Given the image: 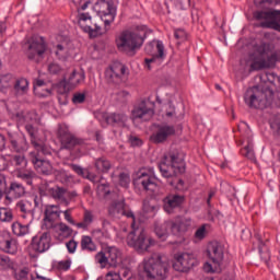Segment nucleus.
<instances>
[{
    "mask_svg": "<svg viewBox=\"0 0 280 280\" xmlns=\"http://www.w3.org/2000/svg\"><path fill=\"white\" fill-rule=\"evenodd\" d=\"M13 266L14 261L10 257L0 254V270H12Z\"/></svg>",
    "mask_w": 280,
    "mask_h": 280,
    "instance_id": "44",
    "label": "nucleus"
},
{
    "mask_svg": "<svg viewBox=\"0 0 280 280\" xmlns=\"http://www.w3.org/2000/svg\"><path fill=\"white\" fill-rule=\"evenodd\" d=\"M270 126L276 135H280V114L272 117Z\"/></svg>",
    "mask_w": 280,
    "mask_h": 280,
    "instance_id": "46",
    "label": "nucleus"
},
{
    "mask_svg": "<svg viewBox=\"0 0 280 280\" xmlns=\"http://www.w3.org/2000/svg\"><path fill=\"white\" fill-rule=\"evenodd\" d=\"M80 82H84V73H78V71L73 70L68 78L67 83L70 84V86H78Z\"/></svg>",
    "mask_w": 280,
    "mask_h": 280,
    "instance_id": "39",
    "label": "nucleus"
},
{
    "mask_svg": "<svg viewBox=\"0 0 280 280\" xmlns=\"http://www.w3.org/2000/svg\"><path fill=\"white\" fill-rule=\"evenodd\" d=\"M108 215L114 220H120V218H131L132 223L131 226H135V212L130 210L128 205H126V200L120 199L113 201L108 207Z\"/></svg>",
    "mask_w": 280,
    "mask_h": 280,
    "instance_id": "12",
    "label": "nucleus"
},
{
    "mask_svg": "<svg viewBox=\"0 0 280 280\" xmlns=\"http://www.w3.org/2000/svg\"><path fill=\"white\" fill-rule=\"evenodd\" d=\"M70 167L72 172H75V174H78V176H82V178H86L89 176V172L80 165L71 164Z\"/></svg>",
    "mask_w": 280,
    "mask_h": 280,
    "instance_id": "49",
    "label": "nucleus"
},
{
    "mask_svg": "<svg viewBox=\"0 0 280 280\" xmlns=\"http://www.w3.org/2000/svg\"><path fill=\"white\" fill-rule=\"evenodd\" d=\"M66 248L68 249V253H70V255H73V253H75V250L78 249V242L75 240H70L66 243Z\"/></svg>",
    "mask_w": 280,
    "mask_h": 280,
    "instance_id": "57",
    "label": "nucleus"
},
{
    "mask_svg": "<svg viewBox=\"0 0 280 280\" xmlns=\"http://www.w3.org/2000/svg\"><path fill=\"white\" fill-rule=\"evenodd\" d=\"M147 36V26H138L135 31H122L116 38V47L128 56H135L137 49H141Z\"/></svg>",
    "mask_w": 280,
    "mask_h": 280,
    "instance_id": "2",
    "label": "nucleus"
},
{
    "mask_svg": "<svg viewBox=\"0 0 280 280\" xmlns=\"http://www.w3.org/2000/svg\"><path fill=\"white\" fill-rule=\"evenodd\" d=\"M97 194L103 198H106L110 194V188H108V184H101L97 186Z\"/></svg>",
    "mask_w": 280,
    "mask_h": 280,
    "instance_id": "53",
    "label": "nucleus"
},
{
    "mask_svg": "<svg viewBox=\"0 0 280 280\" xmlns=\"http://www.w3.org/2000/svg\"><path fill=\"white\" fill-rule=\"evenodd\" d=\"M170 272V264L162 254H153L138 266L139 280H165Z\"/></svg>",
    "mask_w": 280,
    "mask_h": 280,
    "instance_id": "1",
    "label": "nucleus"
},
{
    "mask_svg": "<svg viewBox=\"0 0 280 280\" xmlns=\"http://www.w3.org/2000/svg\"><path fill=\"white\" fill-rule=\"evenodd\" d=\"M13 279L15 280H32L34 275L31 273L28 267H11Z\"/></svg>",
    "mask_w": 280,
    "mask_h": 280,
    "instance_id": "30",
    "label": "nucleus"
},
{
    "mask_svg": "<svg viewBox=\"0 0 280 280\" xmlns=\"http://www.w3.org/2000/svg\"><path fill=\"white\" fill-rule=\"evenodd\" d=\"M57 137L61 143V150H73L78 145H82V140L71 133L67 125H59Z\"/></svg>",
    "mask_w": 280,
    "mask_h": 280,
    "instance_id": "13",
    "label": "nucleus"
},
{
    "mask_svg": "<svg viewBox=\"0 0 280 280\" xmlns=\"http://www.w3.org/2000/svg\"><path fill=\"white\" fill-rule=\"evenodd\" d=\"M62 215V210H60V205H46L44 209V226L47 231L56 229V222L60 220Z\"/></svg>",
    "mask_w": 280,
    "mask_h": 280,
    "instance_id": "18",
    "label": "nucleus"
},
{
    "mask_svg": "<svg viewBox=\"0 0 280 280\" xmlns=\"http://www.w3.org/2000/svg\"><path fill=\"white\" fill-rule=\"evenodd\" d=\"M81 250H86L88 253H96L97 244L93 242V238L89 235H83L81 237Z\"/></svg>",
    "mask_w": 280,
    "mask_h": 280,
    "instance_id": "34",
    "label": "nucleus"
},
{
    "mask_svg": "<svg viewBox=\"0 0 280 280\" xmlns=\"http://www.w3.org/2000/svg\"><path fill=\"white\" fill-rule=\"evenodd\" d=\"M14 214L10 208H0V222H12Z\"/></svg>",
    "mask_w": 280,
    "mask_h": 280,
    "instance_id": "43",
    "label": "nucleus"
},
{
    "mask_svg": "<svg viewBox=\"0 0 280 280\" xmlns=\"http://www.w3.org/2000/svg\"><path fill=\"white\" fill-rule=\"evenodd\" d=\"M78 25L83 32H85V34H89L90 38H97V36H102L104 34L102 26H100L97 22L93 21L89 13L78 14Z\"/></svg>",
    "mask_w": 280,
    "mask_h": 280,
    "instance_id": "11",
    "label": "nucleus"
},
{
    "mask_svg": "<svg viewBox=\"0 0 280 280\" xmlns=\"http://www.w3.org/2000/svg\"><path fill=\"white\" fill-rule=\"evenodd\" d=\"M159 170L164 178H172L178 174H185V161L178 151H171L164 155V161L159 164Z\"/></svg>",
    "mask_w": 280,
    "mask_h": 280,
    "instance_id": "4",
    "label": "nucleus"
},
{
    "mask_svg": "<svg viewBox=\"0 0 280 280\" xmlns=\"http://www.w3.org/2000/svg\"><path fill=\"white\" fill-rule=\"evenodd\" d=\"M93 10L101 16V21H103L105 25V32H108L110 24L115 22V18L117 16V9L113 4V1L95 0Z\"/></svg>",
    "mask_w": 280,
    "mask_h": 280,
    "instance_id": "7",
    "label": "nucleus"
},
{
    "mask_svg": "<svg viewBox=\"0 0 280 280\" xmlns=\"http://www.w3.org/2000/svg\"><path fill=\"white\" fill-rule=\"evenodd\" d=\"M194 266H198V259H196V256H194V254L182 253L175 255L173 268L177 272H187L188 270H191Z\"/></svg>",
    "mask_w": 280,
    "mask_h": 280,
    "instance_id": "16",
    "label": "nucleus"
},
{
    "mask_svg": "<svg viewBox=\"0 0 280 280\" xmlns=\"http://www.w3.org/2000/svg\"><path fill=\"white\" fill-rule=\"evenodd\" d=\"M241 154L249 161H255V150L253 149V141H247V145L241 150Z\"/></svg>",
    "mask_w": 280,
    "mask_h": 280,
    "instance_id": "41",
    "label": "nucleus"
},
{
    "mask_svg": "<svg viewBox=\"0 0 280 280\" xmlns=\"http://www.w3.org/2000/svg\"><path fill=\"white\" fill-rule=\"evenodd\" d=\"M119 185H120V187L128 188V186L130 185V174L120 173L119 174Z\"/></svg>",
    "mask_w": 280,
    "mask_h": 280,
    "instance_id": "51",
    "label": "nucleus"
},
{
    "mask_svg": "<svg viewBox=\"0 0 280 280\" xmlns=\"http://www.w3.org/2000/svg\"><path fill=\"white\" fill-rule=\"evenodd\" d=\"M0 250L9 255H16V244L12 238H0Z\"/></svg>",
    "mask_w": 280,
    "mask_h": 280,
    "instance_id": "33",
    "label": "nucleus"
},
{
    "mask_svg": "<svg viewBox=\"0 0 280 280\" xmlns=\"http://www.w3.org/2000/svg\"><path fill=\"white\" fill-rule=\"evenodd\" d=\"M170 230L172 232V221H166L155 225V234L162 241L166 240Z\"/></svg>",
    "mask_w": 280,
    "mask_h": 280,
    "instance_id": "32",
    "label": "nucleus"
},
{
    "mask_svg": "<svg viewBox=\"0 0 280 280\" xmlns=\"http://www.w3.org/2000/svg\"><path fill=\"white\" fill-rule=\"evenodd\" d=\"M95 167L97 172L106 174L110 171V167H113V165L110 164V161L106 160V158H100L95 161Z\"/></svg>",
    "mask_w": 280,
    "mask_h": 280,
    "instance_id": "38",
    "label": "nucleus"
},
{
    "mask_svg": "<svg viewBox=\"0 0 280 280\" xmlns=\"http://www.w3.org/2000/svg\"><path fill=\"white\" fill-rule=\"evenodd\" d=\"M118 102H121L122 104L128 101V97H130V92L128 91H120L117 94Z\"/></svg>",
    "mask_w": 280,
    "mask_h": 280,
    "instance_id": "60",
    "label": "nucleus"
},
{
    "mask_svg": "<svg viewBox=\"0 0 280 280\" xmlns=\"http://www.w3.org/2000/svg\"><path fill=\"white\" fill-rule=\"evenodd\" d=\"M49 189H52L51 187H49V184L47 182H44L39 185L38 187V191L40 196H47L49 195Z\"/></svg>",
    "mask_w": 280,
    "mask_h": 280,
    "instance_id": "59",
    "label": "nucleus"
},
{
    "mask_svg": "<svg viewBox=\"0 0 280 280\" xmlns=\"http://www.w3.org/2000/svg\"><path fill=\"white\" fill-rule=\"evenodd\" d=\"M207 255L212 261V265L206 262L203 266V270H206L207 272H221V266L224 261V245L215 241L210 242L207 247Z\"/></svg>",
    "mask_w": 280,
    "mask_h": 280,
    "instance_id": "5",
    "label": "nucleus"
},
{
    "mask_svg": "<svg viewBox=\"0 0 280 280\" xmlns=\"http://www.w3.org/2000/svg\"><path fill=\"white\" fill-rule=\"evenodd\" d=\"M48 71L49 73L56 74V73H60V71H62V68L58 63H50L48 66Z\"/></svg>",
    "mask_w": 280,
    "mask_h": 280,
    "instance_id": "63",
    "label": "nucleus"
},
{
    "mask_svg": "<svg viewBox=\"0 0 280 280\" xmlns=\"http://www.w3.org/2000/svg\"><path fill=\"white\" fill-rule=\"evenodd\" d=\"M127 244L135 248L137 253H148L151 246H154V240L145 233L143 229L131 231L127 236Z\"/></svg>",
    "mask_w": 280,
    "mask_h": 280,
    "instance_id": "6",
    "label": "nucleus"
},
{
    "mask_svg": "<svg viewBox=\"0 0 280 280\" xmlns=\"http://www.w3.org/2000/svg\"><path fill=\"white\" fill-rule=\"evenodd\" d=\"M69 268H71V259H66L58 262L59 270H69Z\"/></svg>",
    "mask_w": 280,
    "mask_h": 280,
    "instance_id": "62",
    "label": "nucleus"
},
{
    "mask_svg": "<svg viewBox=\"0 0 280 280\" xmlns=\"http://www.w3.org/2000/svg\"><path fill=\"white\" fill-rule=\"evenodd\" d=\"M107 255V264L110 268H117L121 264V252L115 246L107 247L105 249Z\"/></svg>",
    "mask_w": 280,
    "mask_h": 280,
    "instance_id": "25",
    "label": "nucleus"
},
{
    "mask_svg": "<svg viewBox=\"0 0 280 280\" xmlns=\"http://www.w3.org/2000/svg\"><path fill=\"white\" fill-rule=\"evenodd\" d=\"M94 261L95 264H98L101 268H106L108 266V258H107L106 252H98L94 256Z\"/></svg>",
    "mask_w": 280,
    "mask_h": 280,
    "instance_id": "42",
    "label": "nucleus"
},
{
    "mask_svg": "<svg viewBox=\"0 0 280 280\" xmlns=\"http://www.w3.org/2000/svg\"><path fill=\"white\" fill-rule=\"evenodd\" d=\"M105 80L108 84H122L128 80V68L124 63H113L105 70Z\"/></svg>",
    "mask_w": 280,
    "mask_h": 280,
    "instance_id": "10",
    "label": "nucleus"
},
{
    "mask_svg": "<svg viewBox=\"0 0 280 280\" xmlns=\"http://www.w3.org/2000/svg\"><path fill=\"white\" fill-rule=\"evenodd\" d=\"M58 229L60 233L65 235V237H71V235H73V230L66 223H62V222L58 223Z\"/></svg>",
    "mask_w": 280,
    "mask_h": 280,
    "instance_id": "47",
    "label": "nucleus"
},
{
    "mask_svg": "<svg viewBox=\"0 0 280 280\" xmlns=\"http://www.w3.org/2000/svg\"><path fill=\"white\" fill-rule=\"evenodd\" d=\"M154 45L156 46L158 49V55L152 56L151 58L144 59L147 69L152 70V67L159 66L163 62V59L165 58V46H163V42H151L145 46V52L147 54H152L154 49Z\"/></svg>",
    "mask_w": 280,
    "mask_h": 280,
    "instance_id": "15",
    "label": "nucleus"
},
{
    "mask_svg": "<svg viewBox=\"0 0 280 280\" xmlns=\"http://www.w3.org/2000/svg\"><path fill=\"white\" fill-rule=\"evenodd\" d=\"M185 202L183 195H168L164 198V211L166 213H174V209H178Z\"/></svg>",
    "mask_w": 280,
    "mask_h": 280,
    "instance_id": "24",
    "label": "nucleus"
},
{
    "mask_svg": "<svg viewBox=\"0 0 280 280\" xmlns=\"http://www.w3.org/2000/svg\"><path fill=\"white\" fill-rule=\"evenodd\" d=\"M14 84V77L11 73L0 75V92L8 93Z\"/></svg>",
    "mask_w": 280,
    "mask_h": 280,
    "instance_id": "31",
    "label": "nucleus"
},
{
    "mask_svg": "<svg viewBox=\"0 0 280 280\" xmlns=\"http://www.w3.org/2000/svg\"><path fill=\"white\" fill-rule=\"evenodd\" d=\"M129 143L132 148H141V145H143V140L137 136H130Z\"/></svg>",
    "mask_w": 280,
    "mask_h": 280,
    "instance_id": "56",
    "label": "nucleus"
},
{
    "mask_svg": "<svg viewBox=\"0 0 280 280\" xmlns=\"http://www.w3.org/2000/svg\"><path fill=\"white\" fill-rule=\"evenodd\" d=\"M10 143L14 152H27V149L30 148L25 136H11Z\"/></svg>",
    "mask_w": 280,
    "mask_h": 280,
    "instance_id": "26",
    "label": "nucleus"
},
{
    "mask_svg": "<svg viewBox=\"0 0 280 280\" xmlns=\"http://www.w3.org/2000/svg\"><path fill=\"white\" fill-rule=\"evenodd\" d=\"M280 60V51H270V55L265 59L264 57H253V62L249 66V71H261V69H270L275 67Z\"/></svg>",
    "mask_w": 280,
    "mask_h": 280,
    "instance_id": "14",
    "label": "nucleus"
},
{
    "mask_svg": "<svg viewBox=\"0 0 280 280\" xmlns=\"http://www.w3.org/2000/svg\"><path fill=\"white\" fill-rule=\"evenodd\" d=\"M32 248L35 253H47L51 248V234L49 232H43L34 236Z\"/></svg>",
    "mask_w": 280,
    "mask_h": 280,
    "instance_id": "19",
    "label": "nucleus"
},
{
    "mask_svg": "<svg viewBox=\"0 0 280 280\" xmlns=\"http://www.w3.org/2000/svg\"><path fill=\"white\" fill-rule=\"evenodd\" d=\"M9 194H10V196H13L14 198H21V197L25 196V187L22 186L21 183L13 182L10 185Z\"/></svg>",
    "mask_w": 280,
    "mask_h": 280,
    "instance_id": "36",
    "label": "nucleus"
},
{
    "mask_svg": "<svg viewBox=\"0 0 280 280\" xmlns=\"http://www.w3.org/2000/svg\"><path fill=\"white\" fill-rule=\"evenodd\" d=\"M28 160L34 165V170L37 171V174H43L44 176H51V174H54L51 162L43 159L40 153L30 152Z\"/></svg>",
    "mask_w": 280,
    "mask_h": 280,
    "instance_id": "17",
    "label": "nucleus"
},
{
    "mask_svg": "<svg viewBox=\"0 0 280 280\" xmlns=\"http://www.w3.org/2000/svg\"><path fill=\"white\" fill-rule=\"evenodd\" d=\"M254 54L249 56V60L253 62V58H264L272 51V45L266 42H260L259 44L254 45Z\"/></svg>",
    "mask_w": 280,
    "mask_h": 280,
    "instance_id": "27",
    "label": "nucleus"
},
{
    "mask_svg": "<svg viewBox=\"0 0 280 280\" xmlns=\"http://www.w3.org/2000/svg\"><path fill=\"white\" fill-rule=\"evenodd\" d=\"M18 209L22 211V213H28L32 214V209H30V202L27 201H21L18 203Z\"/></svg>",
    "mask_w": 280,
    "mask_h": 280,
    "instance_id": "58",
    "label": "nucleus"
},
{
    "mask_svg": "<svg viewBox=\"0 0 280 280\" xmlns=\"http://www.w3.org/2000/svg\"><path fill=\"white\" fill-rule=\"evenodd\" d=\"M55 54L59 60H67L69 58V50L62 44L57 45Z\"/></svg>",
    "mask_w": 280,
    "mask_h": 280,
    "instance_id": "45",
    "label": "nucleus"
},
{
    "mask_svg": "<svg viewBox=\"0 0 280 280\" xmlns=\"http://www.w3.org/2000/svg\"><path fill=\"white\" fill-rule=\"evenodd\" d=\"M108 126L113 128H126L128 124V115L126 113H112L103 116Z\"/></svg>",
    "mask_w": 280,
    "mask_h": 280,
    "instance_id": "22",
    "label": "nucleus"
},
{
    "mask_svg": "<svg viewBox=\"0 0 280 280\" xmlns=\"http://www.w3.org/2000/svg\"><path fill=\"white\" fill-rule=\"evenodd\" d=\"M12 88L15 95L18 96L25 95L27 94V91H30V81H27V79L25 78L16 79L14 77V82Z\"/></svg>",
    "mask_w": 280,
    "mask_h": 280,
    "instance_id": "29",
    "label": "nucleus"
},
{
    "mask_svg": "<svg viewBox=\"0 0 280 280\" xmlns=\"http://www.w3.org/2000/svg\"><path fill=\"white\" fill-rule=\"evenodd\" d=\"M85 101H86V93L84 92H75L72 95V103L74 104H84Z\"/></svg>",
    "mask_w": 280,
    "mask_h": 280,
    "instance_id": "48",
    "label": "nucleus"
},
{
    "mask_svg": "<svg viewBox=\"0 0 280 280\" xmlns=\"http://www.w3.org/2000/svg\"><path fill=\"white\" fill-rule=\"evenodd\" d=\"M31 143L33 145V148L36 151H32L35 152L36 154H39V156H49V154H51V149H49L47 145L43 144V142H38L37 140L32 139Z\"/></svg>",
    "mask_w": 280,
    "mask_h": 280,
    "instance_id": "35",
    "label": "nucleus"
},
{
    "mask_svg": "<svg viewBox=\"0 0 280 280\" xmlns=\"http://www.w3.org/2000/svg\"><path fill=\"white\" fill-rule=\"evenodd\" d=\"M72 3L75 5L78 12H80V10H86L89 8L91 0H72Z\"/></svg>",
    "mask_w": 280,
    "mask_h": 280,
    "instance_id": "50",
    "label": "nucleus"
},
{
    "mask_svg": "<svg viewBox=\"0 0 280 280\" xmlns=\"http://www.w3.org/2000/svg\"><path fill=\"white\" fill-rule=\"evenodd\" d=\"M83 221L88 226H91V224H93V212L85 210Z\"/></svg>",
    "mask_w": 280,
    "mask_h": 280,
    "instance_id": "61",
    "label": "nucleus"
},
{
    "mask_svg": "<svg viewBox=\"0 0 280 280\" xmlns=\"http://www.w3.org/2000/svg\"><path fill=\"white\" fill-rule=\"evenodd\" d=\"M45 51H47V44H45L43 37H32L28 40V50L26 52L28 60H34L36 56H42Z\"/></svg>",
    "mask_w": 280,
    "mask_h": 280,
    "instance_id": "20",
    "label": "nucleus"
},
{
    "mask_svg": "<svg viewBox=\"0 0 280 280\" xmlns=\"http://www.w3.org/2000/svg\"><path fill=\"white\" fill-rule=\"evenodd\" d=\"M172 233L177 237L187 233L191 228V219L190 218H180L175 221H171Z\"/></svg>",
    "mask_w": 280,
    "mask_h": 280,
    "instance_id": "23",
    "label": "nucleus"
},
{
    "mask_svg": "<svg viewBox=\"0 0 280 280\" xmlns=\"http://www.w3.org/2000/svg\"><path fill=\"white\" fill-rule=\"evenodd\" d=\"M174 36L176 40H179V43H184V40H187V33L183 28L175 30Z\"/></svg>",
    "mask_w": 280,
    "mask_h": 280,
    "instance_id": "55",
    "label": "nucleus"
},
{
    "mask_svg": "<svg viewBox=\"0 0 280 280\" xmlns=\"http://www.w3.org/2000/svg\"><path fill=\"white\" fill-rule=\"evenodd\" d=\"M174 135H176L174 126L167 124L158 125L156 131L151 136V141L153 143H165Z\"/></svg>",
    "mask_w": 280,
    "mask_h": 280,
    "instance_id": "21",
    "label": "nucleus"
},
{
    "mask_svg": "<svg viewBox=\"0 0 280 280\" xmlns=\"http://www.w3.org/2000/svg\"><path fill=\"white\" fill-rule=\"evenodd\" d=\"M275 91L268 85H254L248 88L244 94V102L248 108H268L272 104Z\"/></svg>",
    "mask_w": 280,
    "mask_h": 280,
    "instance_id": "3",
    "label": "nucleus"
},
{
    "mask_svg": "<svg viewBox=\"0 0 280 280\" xmlns=\"http://www.w3.org/2000/svg\"><path fill=\"white\" fill-rule=\"evenodd\" d=\"M133 186L136 189H142L143 191H156L159 184H156L154 168H151L149 173L145 170L139 171L137 177L133 179Z\"/></svg>",
    "mask_w": 280,
    "mask_h": 280,
    "instance_id": "8",
    "label": "nucleus"
},
{
    "mask_svg": "<svg viewBox=\"0 0 280 280\" xmlns=\"http://www.w3.org/2000/svg\"><path fill=\"white\" fill-rule=\"evenodd\" d=\"M207 237V225H201L195 232V240H205Z\"/></svg>",
    "mask_w": 280,
    "mask_h": 280,
    "instance_id": "54",
    "label": "nucleus"
},
{
    "mask_svg": "<svg viewBox=\"0 0 280 280\" xmlns=\"http://www.w3.org/2000/svg\"><path fill=\"white\" fill-rule=\"evenodd\" d=\"M13 163L18 166V171L21 170V167H26L27 160H25V156L23 155H15L13 158Z\"/></svg>",
    "mask_w": 280,
    "mask_h": 280,
    "instance_id": "52",
    "label": "nucleus"
},
{
    "mask_svg": "<svg viewBox=\"0 0 280 280\" xmlns=\"http://www.w3.org/2000/svg\"><path fill=\"white\" fill-rule=\"evenodd\" d=\"M49 196L54 200H58L59 202H61V205L69 207V199L67 198V188L55 186L51 189H49Z\"/></svg>",
    "mask_w": 280,
    "mask_h": 280,
    "instance_id": "28",
    "label": "nucleus"
},
{
    "mask_svg": "<svg viewBox=\"0 0 280 280\" xmlns=\"http://www.w3.org/2000/svg\"><path fill=\"white\" fill-rule=\"evenodd\" d=\"M106 280H121V276L117 271H109L106 277Z\"/></svg>",
    "mask_w": 280,
    "mask_h": 280,
    "instance_id": "64",
    "label": "nucleus"
},
{
    "mask_svg": "<svg viewBox=\"0 0 280 280\" xmlns=\"http://www.w3.org/2000/svg\"><path fill=\"white\" fill-rule=\"evenodd\" d=\"M12 231L14 235L22 237L23 235H27V233H30V225H23L19 222H15L12 224Z\"/></svg>",
    "mask_w": 280,
    "mask_h": 280,
    "instance_id": "40",
    "label": "nucleus"
},
{
    "mask_svg": "<svg viewBox=\"0 0 280 280\" xmlns=\"http://www.w3.org/2000/svg\"><path fill=\"white\" fill-rule=\"evenodd\" d=\"M18 178H21L26 185L32 186L34 183V178H36V173L34 171H21L19 170L16 173Z\"/></svg>",
    "mask_w": 280,
    "mask_h": 280,
    "instance_id": "37",
    "label": "nucleus"
},
{
    "mask_svg": "<svg viewBox=\"0 0 280 280\" xmlns=\"http://www.w3.org/2000/svg\"><path fill=\"white\" fill-rule=\"evenodd\" d=\"M154 117V103L150 100H142L131 110L132 121H150Z\"/></svg>",
    "mask_w": 280,
    "mask_h": 280,
    "instance_id": "9",
    "label": "nucleus"
}]
</instances>
